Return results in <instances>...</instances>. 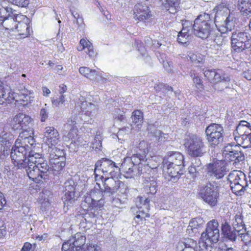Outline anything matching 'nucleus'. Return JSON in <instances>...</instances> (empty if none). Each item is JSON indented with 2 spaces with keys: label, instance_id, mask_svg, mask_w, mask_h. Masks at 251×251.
<instances>
[{
  "label": "nucleus",
  "instance_id": "obj_22",
  "mask_svg": "<svg viewBox=\"0 0 251 251\" xmlns=\"http://www.w3.org/2000/svg\"><path fill=\"white\" fill-rule=\"evenodd\" d=\"M114 177L110 176L105 179L104 183V194L110 196L117 192L120 187L121 185H124V183L119 180H115Z\"/></svg>",
  "mask_w": 251,
  "mask_h": 251
},
{
  "label": "nucleus",
  "instance_id": "obj_43",
  "mask_svg": "<svg viewBox=\"0 0 251 251\" xmlns=\"http://www.w3.org/2000/svg\"><path fill=\"white\" fill-rule=\"evenodd\" d=\"M186 248L196 249L197 248V242L191 238H187L184 240V242H179L177 246V250L179 248H182L183 246Z\"/></svg>",
  "mask_w": 251,
  "mask_h": 251
},
{
  "label": "nucleus",
  "instance_id": "obj_23",
  "mask_svg": "<svg viewBox=\"0 0 251 251\" xmlns=\"http://www.w3.org/2000/svg\"><path fill=\"white\" fill-rule=\"evenodd\" d=\"M24 169H25L26 174L30 179L36 182H39L44 179V177L38 170V168L35 167V164L29 162L26 164V167Z\"/></svg>",
  "mask_w": 251,
  "mask_h": 251
},
{
  "label": "nucleus",
  "instance_id": "obj_39",
  "mask_svg": "<svg viewBox=\"0 0 251 251\" xmlns=\"http://www.w3.org/2000/svg\"><path fill=\"white\" fill-rule=\"evenodd\" d=\"M32 135H30V134H27V137H25L23 133H20L17 139H19L20 143H22V145L26 147V149L28 151L30 150V147L28 144H29L30 146H32L34 145L35 142V140Z\"/></svg>",
  "mask_w": 251,
  "mask_h": 251
},
{
  "label": "nucleus",
  "instance_id": "obj_13",
  "mask_svg": "<svg viewBox=\"0 0 251 251\" xmlns=\"http://www.w3.org/2000/svg\"><path fill=\"white\" fill-rule=\"evenodd\" d=\"M100 170L104 174L109 175L112 177H116L119 173L120 168L116 166L113 161L103 158L95 164L94 174L96 177L99 176L97 171Z\"/></svg>",
  "mask_w": 251,
  "mask_h": 251
},
{
  "label": "nucleus",
  "instance_id": "obj_28",
  "mask_svg": "<svg viewBox=\"0 0 251 251\" xmlns=\"http://www.w3.org/2000/svg\"><path fill=\"white\" fill-rule=\"evenodd\" d=\"M163 171L172 178H179L181 174H182V167H177L171 164L165 163L163 161Z\"/></svg>",
  "mask_w": 251,
  "mask_h": 251
},
{
  "label": "nucleus",
  "instance_id": "obj_31",
  "mask_svg": "<svg viewBox=\"0 0 251 251\" xmlns=\"http://www.w3.org/2000/svg\"><path fill=\"white\" fill-rule=\"evenodd\" d=\"M226 160L232 162L233 165H236L237 163L242 162L245 160V156L243 153L237 150H234L229 154H227L225 156Z\"/></svg>",
  "mask_w": 251,
  "mask_h": 251
},
{
  "label": "nucleus",
  "instance_id": "obj_17",
  "mask_svg": "<svg viewBox=\"0 0 251 251\" xmlns=\"http://www.w3.org/2000/svg\"><path fill=\"white\" fill-rule=\"evenodd\" d=\"M33 93L24 88L19 90V93L12 92L10 98L11 102L15 101V104L25 106L31 103L33 100Z\"/></svg>",
  "mask_w": 251,
  "mask_h": 251
},
{
  "label": "nucleus",
  "instance_id": "obj_44",
  "mask_svg": "<svg viewBox=\"0 0 251 251\" xmlns=\"http://www.w3.org/2000/svg\"><path fill=\"white\" fill-rule=\"evenodd\" d=\"M77 131L75 127L71 128L67 135L65 136V140H67L68 139V141H71V143L74 144L79 136V135L77 133Z\"/></svg>",
  "mask_w": 251,
  "mask_h": 251
},
{
  "label": "nucleus",
  "instance_id": "obj_45",
  "mask_svg": "<svg viewBox=\"0 0 251 251\" xmlns=\"http://www.w3.org/2000/svg\"><path fill=\"white\" fill-rule=\"evenodd\" d=\"M131 118L133 123L139 126L143 123V115L140 110H135L132 113Z\"/></svg>",
  "mask_w": 251,
  "mask_h": 251
},
{
  "label": "nucleus",
  "instance_id": "obj_42",
  "mask_svg": "<svg viewBox=\"0 0 251 251\" xmlns=\"http://www.w3.org/2000/svg\"><path fill=\"white\" fill-rule=\"evenodd\" d=\"M238 236L241 238L242 241L245 244V246H250L251 245V232L247 231L245 228L243 231L238 232Z\"/></svg>",
  "mask_w": 251,
  "mask_h": 251
},
{
  "label": "nucleus",
  "instance_id": "obj_4",
  "mask_svg": "<svg viewBox=\"0 0 251 251\" xmlns=\"http://www.w3.org/2000/svg\"><path fill=\"white\" fill-rule=\"evenodd\" d=\"M249 183L245 174L241 171L234 170L228 176L231 189L236 195H242L245 191L251 190V174L249 176Z\"/></svg>",
  "mask_w": 251,
  "mask_h": 251
},
{
  "label": "nucleus",
  "instance_id": "obj_3",
  "mask_svg": "<svg viewBox=\"0 0 251 251\" xmlns=\"http://www.w3.org/2000/svg\"><path fill=\"white\" fill-rule=\"evenodd\" d=\"M193 29L195 36L204 40L212 35L216 28L210 15L204 13L198 16L195 20Z\"/></svg>",
  "mask_w": 251,
  "mask_h": 251
},
{
  "label": "nucleus",
  "instance_id": "obj_7",
  "mask_svg": "<svg viewBox=\"0 0 251 251\" xmlns=\"http://www.w3.org/2000/svg\"><path fill=\"white\" fill-rule=\"evenodd\" d=\"M184 146L191 156L201 157L206 152L202 138L196 134L188 135L185 139Z\"/></svg>",
  "mask_w": 251,
  "mask_h": 251
},
{
  "label": "nucleus",
  "instance_id": "obj_59",
  "mask_svg": "<svg viewBox=\"0 0 251 251\" xmlns=\"http://www.w3.org/2000/svg\"><path fill=\"white\" fill-rule=\"evenodd\" d=\"M196 157H194V158L192 159L191 165L199 169L201 165V161L199 158Z\"/></svg>",
  "mask_w": 251,
  "mask_h": 251
},
{
  "label": "nucleus",
  "instance_id": "obj_19",
  "mask_svg": "<svg viewBox=\"0 0 251 251\" xmlns=\"http://www.w3.org/2000/svg\"><path fill=\"white\" fill-rule=\"evenodd\" d=\"M64 196L63 197L64 206H73L75 202V182L72 179H68L64 183Z\"/></svg>",
  "mask_w": 251,
  "mask_h": 251
},
{
  "label": "nucleus",
  "instance_id": "obj_55",
  "mask_svg": "<svg viewBox=\"0 0 251 251\" xmlns=\"http://www.w3.org/2000/svg\"><path fill=\"white\" fill-rule=\"evenodd\" d=\"M235 150L232 148V145L231 144H227L223 149V155L224 156H226V153L229 154L231 152Z\"/></svg>",
  "mask_w": 251,
  "mask_h": 251
},
{
  "label": "nucleus",
  "instance_id": "obj_61",
  "mask_svg": "<svg viewBox=\"0 0 251 251\" xmlns=\"http://www.w3.org/2000/svg\"><path fill=\"white\" fill-rule=\"evenodd\" d=\"M149 211H147L146 209L145 211L143 210L139 209L138 211H137V213L138 215H141V217L143 218L144 220H146L147 218H149L150 217V214L148 213Z\"/></svg>",
  "mask_w": 251,
  "mask_h": 251
},
{
  "label": "nucleus",
  "instance_id": "obj_1",
  "mask_svg": "<svg viewBox=\"0 0 251 251\" xmlns=\"http://www.w3.org/2000/svg\"><path fill=\"white\" fill-rule=\"evenodd\" d=\"M148 146L144 141H141L138 146L134 149V153L131 157L125 158L122 162L121 169L125 173L127 177H131L135 173L140 174L142 173V166H147L151 169H155L158 164L155 162L152 159L146 158L148 153Z\"/></svg>",
  "mask_w": 251,
  "mask_h": 251
},
{
  "label": "nucleus",
  "instance_id": "obj_58",
  "mask_svg": "<svg viewBox=\"0 0 251 251\" xmlns=\"http://www.w3.org/2000/svg\"><path fill=\"white\" fill-rule=\"evenodd\" d=\"M7 144H9V142L7 143V141L3 138L0 139V152L2 151L7 150V148L8 147Z\"/></svg>",
  "mask_w": 251,
  "mask_h": 251
},
{
  "label": "nucleus",
  "instance_id": "obj_5",
  "mask_svg": "<svg viewBox=\"0 0 251 251\" xmlns=\"http://www.w3.org/2000/svg\"><path fill=\"white\" fill-rule=\"evenodd\" d=\"M205 77L211 83L215 90L221 91L225 88H229L232 77L226 72L220 73L215 70H206L203 72Z\"/></svg>",
  "mask_w": 251,
  "mask_h": 251
},
{
  "label": "nucleus",
  "instance_id": "obj_30",
  "mask_svg": "<svg viewBox=\"0 0 251 251\" xmlns=\"http://www.w3.org/2000/svg\"><path fill=\"white\" fill-rule=\"evenodd\" d=\"M12 92L10 87L0 81V103H2L4 101L9 103L11 102L10 96Z\"/></svg>",
  "mask_w": 251,
  "mask_h": 251
},
{
  "label": "nucleus",
  "instance_id": "obj_50",
  "mask_svg": "<svg viewBox=\"0 0 251 251\" xmlns=\"http://www.w3.org/2000/svg\"><path fill=\"white\" fill-rule=\"evenodd\" d=\"M92 148L95 149L100 150L101 147V140L100 135L97 134L95 137L94 141L92 143Z\"/></svg>",
  "mask_w": 251,
  "mask_h": 251
},
{
  "label": "nucleus",
  "instance_id": "obj_57",
  "mask_svg": "<svg viewBox=\"0 0 251 251\" xmlns=\"http://www.w3.org/2000/svg\"><path fill=\"white\" fill-rule=\"evenodd\" d=\"M78 146L85 147L88 145L87 141H84V139L79 135L76 142L74 143Z\"/></svg>",
  "mask_w": 251,
  "mask_h": 251
},
{
  "label": "nucleus",
  "instance_id": "obj_53",
  "mask_svg": "<svg viewBox=\"0 0 251 251\" xmlns=\"http://www.w3.org/2000/svg\"><path fill=\"white\" fill-rule=\"evenodd\" d=\"M65 96L62 95L58 99L52 100V103L55 107H59L65 102Z\"/></svg>",
  "mask_w": 251,
  "mask_h": 251
},
{
  "label": "nucleus",
  "instance_id": "obj_26",
  "mask_svg": "<svg viewBox=\"0 0 251 251\" xmlns=\"http://www.w3.org/2000/svg\"><path fill=\"white\" fill-rule=\"evenodd\" d=\"M143 185L144 191L147 194L154 195L156 193L158 185L156 179L154 177H145Z\"/></svg>",
  "mask_w": 251,
  "mask_h": 251
},
{
  "label": "nucleus",
  "instance_id": "obj_10",
  "mask_svg": "<svg viewBox=\"0 0 251 251\" xmlns=\"http://www.w3.org/2000/svg\"><path fill=\"white\" fill-rule=\"evenodd\" d=\"M28 151L26 147L20 143L19 139H17L11 150L10 157L14 166L17 169H22L26 167L28 157L26 158V156Z\"/></svg>",
  "mask_w": 251,
  "mask_h": 251
},
{
  "label": "nucleus",
  "instance_id": "obj_16",
  "mask_svg": "<svg viewBox=\"0 0 251 251\" xmlns=\"http://www.w3.org/2000/svg\"><path fill=\"white\" fill-rule=\"evenodd\" d=\"M10 125L14 130L27 129L32 126V120L29 116L21 113L14 117Z\"/></svg>",
  "mask_w": 251,
  "mask_h": 251
},
{
  "label": "nucleus",
  "instance_id": "obj_56",
  "mask_svg": "<svg viewBox=\"0 0 251 251\" xmlns=\"http://www.w3.org/2000/svg\"><path fill=\"white\" fill-rule=\"evenodd\" d=\"M72 15L73 16L75 20L74 21V24H75V22L76 24L78 25H81L83 23V19L82 17L79 16V15L76 13H74V12H72Z\"/></svg>",
  "mask_w": 251,
  "mask_h": 251
},
{
  "label": "nucleus",
  "instance_id": "obj_15",
  "mask_svg": "<svg viewBox=\"0 0 251 251\" xmlns=\"http://www.w3.org/2000/svg\"><path fill=\"white\" fill-rule=\"evenodd\" d=\"M40 156L39 154L36 153L33 154L31 152H29L28 154V161L35 164V167L38 168L43 176L44 179L45 180L48 177L53 175V174L51 167L50 168L48 165L47 162Z\"/></svg>",
  "mask_w": 251,
  "mask_h": 251
},
{
  "label": "nucleus",
  "instance_id": "obj_49",
  "mask_svg": "<svg viewBox=\"0 0 251 251\" xmlns=\"http://www.w3.org/2000/svg\"><path fill=\"white\" fill-rule=\"evenodd\" d=\"M78 122V117L76 114L72 115L68 119L67 123L66 125V126H71L72 128L75 127V126Z\"/></svg>",
  "mask_w": 251,
  "mask_h": 251
},
{
  "label": "nucleus",
  "instance_id": "obj_36",
  "mask_svg": "<svg viewBox=\"0 0 251 251\" xmlns=\"http://www.w3.org/2000/svg\"><path fill=\"white\" fill-rule=\"evenodd\" d=\"M204 224V221L200 217L192 219L187 227V231L189 234L197 232V230Z\"/></svg>",
  "mask_w": 251,
  "mask_h": 251
},
{
  "label": "nucleus",
  "instance_id": "obj_48",
  "mask_svg": "<svg viewBox=\"0 0 251 251\" xmlns=\"http://www.w3.org/2000/svg\"><path fill=\"white\" fill-rule=\"evenodd\" d=\"M85 105H86V112L88 115H91L93 116L95 114L97 110L96 105L90 102H85Z\"/></svg>",
  "mask_w": 251,
  "mask_h": 251
},
{
  "label": "nucleus",
  "instance_id": "obj_63",
  "mask_svg": "<svg viewBox=\"0 0 251 251\" xmlns=\"http://www.w3.org/2000/svg\"><path fill=\"white\" fill-rule=\"evenodd\" d=\"M163 65L165 70L168 72L172 71V63L171 62L168 61V60H163L162 62Z\"/></svg>",
  "mask_w": 251,
  "mask_h": 251
},
{
  "label": "nucleus",
  "instance_id": "obj_34",
  "mask_svg": "<svg viewBox=\"0 0 251 251\" xmlns=\"http://www.w3.org/2000/svg\"><path fill=\"white\" fill-rule=\"evenodd\" d=\"M65 161L56 159L50 160L51 169L53 175L56 176L60 174L63 168L65 166Z\"/></svg>",
  "mask_w": 251,
  "mask_h": 251
},
{
  "label": "nucleus",
  "instance_id": "obj_2",
  "mask_svg": "<svg viewBox=\"0 0 251 251\" xmlns=\"http://www.w3.org/2000/svg\"><path fill=\"white\" fill-rule=\"evenodd\" d=\"M235 5L232 0H222L214 9L216 12L214 23L219 31L227 33L234 29L235 18L231 15V10Z\"/></svg>",
  "mask_w": 251,
  "mask_h": 251
},
{
  "label": "nucleus",
  "instance_id": "obj_54",
  "mask_svg": "<svg viewBox=\"0 0 251 251\" xmlns=\"http://www.w3.org/2000/svg\"><path fill=\"white\" fill-rule=\"evenodd\" d=\"M189 37V34H182L178 33L177 37V41L179 43L182 44H186L188 41V38Z\"/></svg>",
  "mask_w": 251,
  "mask_h": 251
},
{
  "label": "nucleus",
  "instance_id": "obj_8",
  "mask_svg": "<svg viewBox=\"0 0 251 251\" xmlns=\"http://www.w3.org/2000/svg\"><path fill=\"white\" fill-rule=\"evenodd\" d=\"M15 11L11 7H4L0 4V22L6 29L14 31L16 22L26 19L23 15L14 13Z\"/></svg>",
  "mask_w": 251,
  "mask_h": 251
},
{
  "label": "nucleus",
  "instance_id": "obj_12",
  "mask_svg": "<svg viewBox=\"0 0 251 251\" xmlns=\"http://www.w3.org/2000/svg\"><path fill=\"white\" fill-rule=\"evenodd\" d=\"M251 43V36L247 32L236 31L232 34L231 44L232 47L237 51L245 48H249Z\"/></svg>",
  "mask_w": 251,
  "mask_h": 251
},
{
  "label": "nucleus",
  "instance_id": "obj_51",
  "mask_svg": "<svg viewBox=\"0 0 251 251\" xmlns=\"http://www.w3.org/2000/svg\"><path fill=\"white\" fill-rule=\"evenodd\" d=\"M13 4L21 7H25L29 4L28 0H8Z\"/></svg>",
  "mask_w": 251,
  "mask_h": 251
},
{
  "label": "nucleus",
  "instance_id": "obj_29",
  "mask_svg": "<svg viewBox=\"0 0 251 251\" xmlns=\"http://www.w3.org/2000/svg\"><path fill=\"white\" fill-rule=\"evenodd\" d=\"M251 133V126L250 124L246 121H241L236 126V130L233 132L235 136H242Z\"/></svg>",
  "mask_w": 251,
  "mask_h": 251
},
{
  "label": "nucleus",
  "instance_id": "obj_60",
  "mask_svg": "<svg viewBox=\"0 0 251 251\" xmlns=\"http://www.w3.org/2000/svg\"><path fill=\"white\" fill-rule=\"evenodd\" d=\"M40 116L41 117V121L43 122L46 121L48 118V112L47 110L44 108L41 109Z\"/></svg>",
  "mask_w": 251,
  "mask_h": 251
},
{
  "label": "nucleus",
  "instance_id": "obj_37",
  "mask_svg": "<svg viewBox=\"0 0 251 251\" xmlns=\"http://www.w3.org/2000/svg\"><path fill=\"white\" fill-rule=\"evenodd\" d=\"M230 221V224L232 225L233 228L237 231V232L243 231L245 228V225L244 224L241 215L239 213L234 216L232 220Z\"/></svg>",
  "mask_w": 251,
  "mask_h": 251
},
{
  "label": "nucleus",
  "instance_id": "obj_27",
  "mask_svg": "<svg viewBox=\"0 0 251 251\" xmlns=\"http://www.w3.org/2000/svg\"><path fill=\"white\" fill-rule=\"evenodd\" d=\"M168 154V158L165 163L171 164L177 167H182L183 168L184 157L183 155L179 152H174L170 153Z\"/></svg>",
  "mask_w": 251,
  "mask_h": 251
},
{
  "label": "nucleus",
  "instance_id": "obj_35",
  "mask_svg": "<svg viewBox=\"0 0 251 251\" xmlns=\"http://www.w3.org/2000/svg\"><path fill=\"white\" fill-rule=\"evenodd\" d=\"M48 152L50 154V160L52 159H56L66 160L65 153L63 150L58 149L55 146L49 147Z\"/></svg>",
  "mask_w": 251,
  "mask_h": 251
},
{
  "label": "nucleus",
  "instance_id": "obj_20",
  "mask_svg": "<svg viewBox=\"0 0 251 251\" xmlns=\"http://www.w3.org/2000/svg\"><path fill=\"white\" fill-rule=\"evenodd\" d=\"M59 134L53 126H48L45 128L43 140L49 147L56 146L59 142Z\"/></svg>",
  "mask_w": 251,
  "mask_h": 251
},
{
  "label": "nucleus",
  "instance_id": "obj_38",
  "mask_svg": "<svg viewBox=\"0 0 251 251\" xmlns=\"http://www.w3.org/2000/svg\"><path fill=\"white\" fill-rule=\"evenodd\" d=\"M79 43L81 46L77 48L79 51L87 49V50H85V52L91 57L94 56L95 52L93 46L92 44L89 41L86 40L84 39H81Z\"/></svg>",
  "mask_w": 251,
  "mask_h": 251
},
{
  "label": "nucleus",
  "instance_id": "obj_18",
  "mask_svg": "<svg viewBox=\"0 0 251 251\" xmlns=\"http://www.w3.org/2000/svg\"><path fill=\"white\" fill-rule=\"evenodd\" d=\"M228 171L226 163L223 160H217L210 163L207 167L208 174L213 176L216 179L222 178Z\"/></svg>",
  "mask_w": 251,
  "mask_h": 251
},
{
  "label": "nucleus",
  "instance_id": "obj_21",
  "mask_svg": "<svg viewBox=\"0 0 251 251\" xmlns=\"http://www.w3.org/2000/svg\"><path fill=\"white\" fill-rule=\"evenodd\" d=\"M134 18L140 21L148 20L151 16L149 7L146 4L138 3L134 8Z\"/></svg>",
  "mask_w": 251,
  "mask_h": 251
},
{
  "label": "nucleus",
  "instance_id": "obj_9",
  "mask_svg": "<svg viewBox=\"0 0 251 251\" xmlns=\"http://www.w3.org/2000/svg\"><path fill=\"white\" fill-rule=\"evenodd\" d=\"M208 145L211 148L218 147L224 141V130L220 124L213 123L205 130Z\"/></svg>",
  "mask_w": 251,
  "mask_h": 251
},
{
  "label": "nucleus",
  "instance_id": "obj_14",
  "mask_svg": "<svg viewBox=\"0 0 251 251\" xmlns=\"http://www.w3.org/2000/svg\"><path fill=\"white\" fill-rule=\"evenodd\" d=\"M86 237L81 233H76L72 238L70 239L62 245V251H84L86 250L85 245Z\"/></svg>",
  "mask_w": 251,
  "mask_h": 251
},
{
  "label": "nucleus",
  "instance_id": "obj_33",
  "mask_svg": "<svg viewBox=\"0 0 251 251\" xmlns=\"http://www.w3.org/2000/svg\"><path fill=\"white\" fill-rule=\"evenodd\" d=\"M18 20V24L14 25V30H16L19 34L23 35V37H27L29 35V25L25 22ZM27 20L26 18L25 19Z\"/></svg>",
  "mask_w": 251,
  "mask_h": 251
},
{
  "label": "nucleus",
  "instance_id": "obj_6",
  "mask_svg": "<svg viewBox=\"0 0 251 251\" xmlns=\"http://www.w3.org/2000/svg\"><path fill=\"white\" fill-rule=\"evenodd\" d=\"M199 196L211 208L215 207L218 204L220 199L218 186L214 182H209L201 187Z\"/></svg>",
  "mask_w": 251,
  "mask_h": 251
},
{
  "label": "nucleus",
  "instance_id": "obj_47",
  "mask_svg": "<svg viewBox=\"0 0 251 251\" xmlns=\"http://www.w3.org/2000/svg\"><path fill=\"white\" fill-rule=\"evenodd\" d=\"M199 250H197V251H211L212 248V245L210 244H207L206 242L201 241L199 242Z\"/></svg>",
  "mask_w": 251,
  "mask_h": 251
},
{
  "label": "nucleus",
  "instance_id": "obj_41",
  "mask_svg": "<svg viewBox=\"0 0 251 251\" xmlns=\"http://www.w3.org/2000/svg\"><path fill=\"white\" fill-rule=\"evenodd\" d=\"M234 139L244 148L251 147V133L242 136H235Z\"/></svg>",
  "mask_w": 251,
  "mask_h": 251
},
{
  "label": "nucleus",
  "instance_id": "obj_32",
  "mask_svg": "<svg viewBox=\"0 0 251 251\" xmlns=\"http://www.w3.org/2000/svg\"><path fill=\"white\" fill-rule=\"evenodd\" d=\"M216 29L214 31L213 34L210 35L208 38L214 41L216 44L217 50L218 51H221L222 50V46L224 43V37L222 34L225 33L220 32L216 26ZM216 48V46H214Z\"/></svg>",
  "mask_w": 251,
  "mask_h": 251
},
{
  "label": "nucleus",
  "instance_id": "obj_24",
  "mask_svg": "<svg viewBox=\"0 0 251 251\" xmlns=\"http://www.w3.org/2000/svg\"><path fill=\"white\" fill-rule=\"evenodd\" d=\"M236 6L243 17H251V0H237Z\"/></svg>",
  "mask_w": 251,
  "mask_h": 251
},
{
  "label": "nucleus",
  "instance_id": "obj_25",
  "mask_svg": "<svg viewBox=\"0 0 251 251\" xmlns=\"http://www.w3.org/2000/svg\"><path fill=\"white\" fill-rule=\"evenodd\" d=\"M230 224V221L225 220L222 224V231L226 238L234 241L238 236V233L234 228L232 229Z\"/></svg>",
  "mask_w": 251,
  "mask_h": 251
},
{
  "label": "nucleus",
  "instance_id": "obj_46",
  "mask_svg": "<svg viewBox=\"0 0 251 251\" xmlns=\"http://www.w3.org/2000/svg\"><path fill=\"white\" fill-rule=\"evenodd\" d=\"M191 76L197 90L200 92L204 90V86L201 80L199 77L196 76L195 74H192Z\"/></svg>",
  "mask_w": 251,
  "mask_h": 251
},
{
  "label": "nucleus",
  "instance_id": "obj_40",
  "mask_svg": "<svg viewBox=\"0 0 251 251\" xmlns=\"http://www.w3.org/2000/svg\"><path fill=\"white\" fill-rule=\"evenodd\" d=\"M151 133L154 141L159 145L163 144L168 138L167 134H164L159 130H155Z\"/></svg>",
  "mask_w": 251,
  "mask_h": 251
},
{
  "label": "nucleus",
  "instance_id": "obj_62",
  "mask_svg": "<svg viewBox=\"0 0 251 251\" xmlns=\"http://www.w3.org/2000/svg\"><path fill=\"white\" fill-rule=\"evenodd\" d=\"M90 70L91 69L89 68L82 67L79 68V72L81 75H83L84 76L87 77Z\"/></svg>",
  "mask_w": 251,
  "mask_h": 251
},
{
  "label": "nucleus",
  "instance_id": "obj_11",
  "mask_svg": "<svg viewBox=\"0 0 251 251\" xmlns=\"http://www.w3.org/2000/svg\"><path fill=\"white\" fill-rule=\"evenodd\" d=\"M220 238L219 223L217 221L212 220L208 222L206 225L205 232L202 233L201 240L213 245L217 243Z\"/></svg>",
  "mask_w": 251,
  "mask_h": 251
},
{
  "label": "nucleus",
  "instance_id": "obj_64",
  "mask_svg": "<svg viewBox=\"0 0 251 251\" xmlns=\"http://www.w3.org/2000/svg\"><path fill=\"white\" fill-rule=\"evenodd\" d=\"M32 245L29 243H25L21 250V251H29L31 249Z\"/></svg>",
  "mask_w": 251,
  "mask_h": 251
},
{
  "label": "nucleus",
  "instance_id": "obj_52",
  "mask_svg": "<svg viewBox=\"0 0 251 251\" xmlns=\"http://www.w3.org/2000/svg\"><path fill=\"white\" fill-rule=\"evenodd\" d=\"M99 77L101 78V76L95 70H90L87 78L94 81H99Z\"/></svg>",
  "mask_w": 251,
  "mask_h": 251
}]
</instances>
